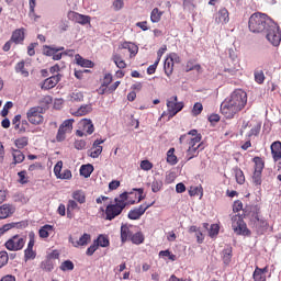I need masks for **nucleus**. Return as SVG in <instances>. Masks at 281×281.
<instances>
[{
	"label": "nucleus",
	"instance_id": "f257e3e1",
	"mask_svg": "<svg viewBox=\"0 0 281 281\" xmlns=\"http://www.w3.org/2000/svg\"><path fill=\"white\" fill-rule=\"evenodd\" d=\"M247 106V92L237 89L221 104V113L226 120H232Z\"/></svg>",
	"mask_w": 281,
	"mask_h": 281
},
{
	"label": "nucleus",
	"instance_id": "f03ea898",
	"mask_svg": "<svg viewBox=\"0 0 281 281\" xmlns=\"http://www.w3.org/2000/svg\"><path fill=\"white\" fill-rule=\"evenodd\" d=\"M138 52L139 47H137V45L131 42H124L119 47V53L112 55V60L119 69H126V61H124V58H133Z\"/></svg>",
	"mask_w": 281,
	"mask_h": 281
},
{
	"label": "nucleus",
	"instance_id": "7ed1b4c3",
	"mask_svg": "<svg viewBox=\"0 0 281 281\" xmlns=\"http://www.w3.org/2000/svg\"><path fill=\"white\" fill-rule=\"evenodd\" d=\"M273 23V20L265 13H254L248 21V27L254 34H260L266 32L268 27Z\"/></svg>",
	"mask_w": 281,
	"mask_h": 281
},
{
	"label": "nucleus",
	"instance_id": "20e7f679",
	"mask_svg": "<svg viewBox=\"0 0 281 281\" xmlns=\"http://www.w3.org/2000/svg\"><path fill=\"white\" fill-rule=\"evenodd\" d=\"M125 207L126 203L124 202V194H120L114 199V203L109 204L105 210L101 207V212L104 213L103 218L105 221H113L124 212Z\"/></svg>",
	"mask_w": 281,
	"mask_h": 281
},
{
	"label": "nucleus",
	"instance_id": "39448f33",
	"mask_svg": "<svg viewBox=\"0 0 281 281\" xmlns=\"http://www.w3.org/2000/svg\"><path fill=\"white\" fill-rule=\"evenodd\" d=\"M266 33V38L270 45L273 47H279L281 42L280 26L276 22H272L268 30L263 31Z\"/></svg>",
	"mask_w": 281,
	"mask_h": 281
},
{
	"label": "nucleus",
	"instance_id": "423d86ee",
	"mask_svg": "<svg viewBox=\"0 0 281 281\" xmlns=\"http://www.w3.org/2000/svg\"><path fill=\"white\" fill-rule=\"evenodd\" d=\"M252 162L254 173H252V183L254 186H262V171L265 170V160L261 157H254Z\"/></svg>",
	"mask_w": 281,
	"mask_h": 281
},
{
	"label": "nucleus",
	"instance_id": "0eeeda50",
	"mask_svg": "<svg viewBox=\"0 0 281 281\" xmlns=\"http://www.w3.org/2000/svg\"><path fill=\"white\" fill-rule=\"evenodd\" d=\"M25 243H27V239L16 234L4 243V247L8 251H21L25 247Z\"/></svg>",
	"mask_w": 281,
	"mask_h": 281
},
{
	"label": "nucleus",
	"instance_id": "6e6552de",
	"mask_svg": "<svg viewBox=\"0 0 281 281\" xmlns=\"http://www.w3.org/2000/svg\"><path fill=\"white\" fill-rule=\"evenodd\" d=\"M232 228L237 236H249L250 232L247 229V224L243 220V215L236 214L232 217Z\"/></svg>",
	"mask_w": 281,
	"mask_h": 281
},
{
	"label": "nucleus",
	"instance_id": "1a4fd4ad",
	"mask_svg": "<svg viewBox=\"0 0 281 281\" xmlns=\"http://www.w3.org/2000/svg\"><path fill=\"white\" fill-rule=\"evenodd\" d=\"M26 120H29L30 124L34 126H38L45 122V117H43V108L42 106H33L26 112Z\"/></svg>",
	"mask_w": 281,
	"mask_h": 281
},
{
	"label": "nucleus",
	"instance_id": "9d476101",
	"mask_svg": "<svg viewBox=\"0 0 281 281\" xmlns=\"http://www.w3.org/2000/svg\"><path fill=\"white\" fill-rule=\"evenodd\" d=\"M177 95L171 97L167 100V113L170 117H175L179 111L183 110V102H177Z\"/></svg>",
	"mask_w": 281,
	"mask_h": 281
},
{
	"label": "nucleus",
	"instance_id": "9b49d317",
	"mask_svg": "<svg viewBox=\"0 0 281 281\" xmlns=\"http://www.w3.org/2000/svg\"><path fill=\"white\" fill-rule=\"evenodd\" d=\"M71 131H74V120L64 121L56 135L57 142H65L67 133H70Z\"/></svg>",
	"mask_w": 281,
	"mask_h": 281
},
{
	"label": "nucleus",
	"instance_id": "f8f14e48",
	"mask_svg": "<svg viewBox=\"0 0 281 281\" xmlns=\"http://www.w3.org/2000/svg\"><path fill=\"white\" fill-rule=\"evenodd\" d=\"M124 194V203L126 205H135V203H139L142 201V189H134L132 192H123Z\"/></svg>",
	"mask_w": 281,
	"mask_h": 281
},
{
	"label": "nucleus",
	"instance_id": "ddd939ff",
	"mask_svg": "<svg viewBox=\"0 0 281 281\" xmlns=\"http://www.w3.org/2000/svg\"><path fill=\"white\" fill-rule=\"evenodd\" d=\"M69 21H74V23H79V25H87L91 23V16L82 15L76 11H69L67 14Z\"/></svg>",
	"mask_w": 281,
	"mask_h": 281
},
{
	"label": "nucleus",
	"instance_id": "4468645a",
	"mask_svg": "<svg viewBox=\"0 0 281 281\" xmlns=\"http://www.w3.org/2000/svg\"><path fill=\"white\" fill-rule=\"evenodd\" d=\"M69 243L72 245V247H87V245L91 243V235L85 233L79 237V239L77 237L69 236Z\"/></svg>",
	"mask_w": 281,
	"mask_h": 281
},
{
	"label": "nucleus",
	"instance_id": "2eb2a0df",
	"mask_svg": "<svg viewBox=\"0 0 281 281\" xmlns=\"http://www.w3.org/2000/svg\"><path fill=\"white\" fill-rule=\"evenodd\" d=\"M16 212V206L10 203H4L0 205V221H5V218H11V216H14V213Z\"/></svg>",
	"mask_w": 281,
	"mask_h": 281
},
{
	"label": "nucleus",
	"instance_id": "dca6fc26",
	"mask_svg": "<svg viewBox=\"0 0 281 281\" xmlns=\"http://www.w3.org/2000/svg\"><path fill=\"white\" fill-rule=\"evenodd\" d=\"M61 78H63V75L60 74L46 78L43 81L41 89H43L44 91H49V89H54V87H56V85L60 82Z\"/></svg>",
	"mask_w": 281,
	"mask_h": 281
},
{
	"label": "nucleus",
	"instance_id": "f3484780",
	"mask_svg": "<svg viewBox=\"0 0 281 281\" xmlns=\"http://www.w3.org/2000/svg\"><path fill=\"white\" fill-rule=\"evenodd\" d=\"M214 19L217 25H227L229 23V11L222 8L215 13Z\"/></svg>",
	"mask_w": 281,
	"mask_h": 281
},
{
	"label": "nucleus",
	"instance_id": "a211bd4d",
	"mask_svg": "<svg viewBox=\"0 0 281 281\" xmlns=\"http://www.w3.org/2000/svg\"><path fill=\"white\" fill-rule=\"evenodd\" d=\"M135 229H136V227L133 225L122 224V226H121L122 243H126V240H128V238L131 239L133 234H135Z\"/></svg>",
	"mask_w": 281,
	"mask_h": 281
},
{
	"label": "nucleus",
	"instance_id": "6ab92c4d",
	"mask_svg": "<svg viewBox=\"0 0 281 281\" xmlns=\"http://www.w3.org/2000/svg\"><path fill=\"white\" fill-rule=\"evenodd\" d=\"M189 136L188 135H181L180 138H179V143L180 144H186L188 147H193V148H196V144H202L201 143V139H202V136L201 135H198V136H194L193 138H188Z\"/></svg>",
	"mask_w": 281,
	"mask_h": 281
},
{
	"label": "nucleus",
	"instance_id": "aec40b11",
	"mask_svg": "<svg viewBox=\"0 0 281 281\" xmlns=\"http://www.w3.org/2000/svg\"><path fill=\"white\" fill-rule=\"evenodd\" d=\"M111 82H113V75L105 74L101 86L97 90L99 95H104V93H109V85H111Z\"/></svg>",
	"mask_w": 281,
	"mask_h": 281
},
{
	"label": "nucleus",
	"instance_id": "412c9836",
	"mask_svg": "<svg viewBox=\"0 0 281 281\" xmlns=\"http://www.w3.org/2000/svg\"><path fill=\"white\" fill-rule=\"evenodd\" d=\"M102 144H104V139L94 140L90 150V157H92V159H98L102 155Z\"/></svg>",
	"mask_w": 281,
	"mask_h": 281
},
{
	"label": "nucleus",
	"instance_id": "4be33fe9",
	"mask_svg": "<svg viewBox=\"0 0 281 281\" xmlns=\"http://www.w3.org/2000/svg\"><path fill=\"white\" fill-rule=\"evenodd\" d=\"M15 45H21L25 41V29H18L13 31L11 38Z\"/></svg>",
	"mask_w": 281,
	"mask_h": 281
},
{
	"label": "nucleus",
	"instance_id": "5701e85b",
	"mask_svg": "<svg viewBox=\"0 0 281 281\" xmlns=\"http://www.w3.org/2000/svg\"><path fill=\"white\" fill-rule=\"evenodd\" d=\"M269 272V268H256L252 274L255 281H267V273Z\"/></svg>",
	"mask_w": 281,
	"mask_h": 281
},
{
	"label": "nucleus",
	"instance_id": "b1692460",
	"mask_svg": "<svg viewBox=\"0 0 281 281\" xmlns=\"http://www.w3.org/2000/svg\"><path fill=\"white\" fill-rule=\"evenodd\" d=\"M271 155H272V159L274 161H280L281 159V142L280 140H276L271 144Z\"/></svg>",
	"mask_w": 281,
	"mask_h": 281
},
{
	"label": "nucleus",
	"instance_id": "393cba45",
	"mask_svg": "<svg viewBox=\"0 0 281 281\" xmlns=\"http://www.w3.org/2000/svg\"><path fill=\"white\" fill-rule=\"evenodd\" d=\"M80 126L82 127V131L87 133V135H93V132L95 131V127L93 126V122L89 119H83L80 121Z\"/></svg>",
	"mask_w": 281,
	"mask_h": 281
},
{
	"label": "nucleus",
	"instance_id": "a878e982",
	"mask_svg": "<svg viewBox=\"0 0 281 281\" xmlns=\"http://www.w3.org/2000/svg\"><path fill=\"white\" fill-rule=\"evenodd\" d=\"M203 144H198L196 147H188L187 149V161L194 159V157L199 156V150H203Z\"/></svg>",
	"mask_w": 281,
	"mask_h": 281
},
{
	"label": "nucleus",
	"instance_id": "bb28decb",
	"mask_svg": "<svg viewBox=\"0 0 281 281\" xmlns=\"http://www.w3.org/2000/svg\"><path fill=\"white\" fill-rule=\"evenodd\" d=\"M76 65H79V67H85L88 69H92L94 67L93 61L89 59H85L80 54L75 55Z\"/></svg>",
	"mask_w": 281,
	"mask_h": 281
},
{
	"label": "nucleus",
	"instance_id": "cd10ccee",
	"mask_svg": "<svg viewBox=\"0 0 281 281\" xmlns=\"http://www.w3.org/2000/svg\"><path fill=\"white\" fill-rule=\"evenodd\" d=\"M158 257L165 260V262H175L177 260V255L172 254L169 249L160 250Z\"/></svg>",
	"mask_w": 281,
	"mask_h": 281
},
{
	"label": "nucleus",
	"instance_id": "c85d7f7f",
	"mask_svg": "<svg viewBox=\"0 0 281 281\" xmlns=\"http://www.w3.org/2000/svg\"><path fill=\"white\" fill-rule=\"evenodd\" d=\"M71 198L80 205L87 203V193H85L83 190H75L71 194Z\"/></svg>",
	"mask_w": 281,
	"mask_h": 281
},
{
	"label": "nucleus",
	"instance_id": "c756f323",
	"mask_svg": "<svg viewBox=\"0 0 281 281\" xmlns=\"http://www.w3.org/2000/svg\"><path fill=\"white\" fill-rule=\"evenodd\" d=\"M91 111H93V105L83 104L75 112V115L76 117H82L83 115H89Z\"/></svg>",
	"mask_w": 281,
	"mask_h": 281
},
{
	"label": "nucleus",
	"instance_id": "7c9ffc66",
	"mask_svg": "<svg viewBox=\"0 0 281 281\" xmlns=\"http://www.w3.org/2000/svg\"><path fill=\"white\" fill-rule=\"evenodd\" d=\"M233 249L231 246H227L226 248L223 249L222 251V260L224 265L228 266L232 262V255Z\"/></svg>",
	"mask_w": 281,
	"mask_h": 281
},
{
	"label": "nucleus",
	"instance_id": "2f4dec72",
	"mask_svg": "<svg viewBox=\"0 0 281 281\" xmlns=\"http://www.w3.org/2000/svg\"><path fill=\"white\" fill-rule=\"evenodd\" d=\"M12 157H13V164L16 166V164H23L25 161V154L19 149H12Z\"/></svg>",
	"mask_w": 281,
	"mask_h": 281
},
{
	"label": "nucleus",
	"instance_id": "473e14b6",
	"mask_svg": "<svg viewBox=\"0 0 281 281\" xmlns=\"http://www.w3.org/2000/svg\"><path fill=\"white\" fill-rule=\"evenodd\" d=\"M161 16H164V11L159 10V8H154L150 12V21L151 23H159L161 21Z\"/></svg>",
	"mask_w": 281,
	"mask_h": 281
},
{
	"label": "nucleus",
	"instance_id": "72a5a7b5",
	"mask_svg": "<svg viewBox=\"0 0 281 281\" xmlns=\"http://www.w3.org/2000/svg\"><path fill=\"white\" fill-rule=\"evenodd\" d=\"M54 232V227L49 224L42 226L38 231L40 238H49V234Z\"/></svg>",
	"mask_w": 281,
	"mask_h": 281
},
{
	"label": "nucleus",
	"instance_id": "f704fd0d",
	"mask_svg": "<svg viewBox=\"0 0 281 281\" xmlns=\"http://www.w3.org/2000/svg\"><path fill=\"white\" fill-rule=\"evenodd\" d=\"M164 69H165L166 76L170 78L172 76V71H175V64L170 60L169 57L165 59Z\"/></svg>",
	"mask_w": 281,
	"mask_h": 281
},
{
	"label": "nucleus",
	"instance_id": "c9c22d12",
	"mask_svg": "<svg viewBox=\"0 0 281 281\" xmlns=\"http://www.w3.org/2000/svg\"><path fill=\"white\" fill-rule=\"evenodd\" d=\"M15 72L21 74L23 78H29L30 77V71L25 69V61H20L15 65Z\"/></svg>",
	"mask_w": 281,
	"mask_h": 281
},
{
	"label": "nucleus",
	"instance_id": "e433bc0d",
	"mask_svg": "<svg viewBox=\"0 0 281 281\" xmlns=\"http://www.w3.org/2000/svg\"><path fill=\"white\" fill-rule=\"evenodd\" d=\"M92 172H93V165H82L80 167V175H81V177H85L86 179H89V177H91Z\"/></svg>",
	"mask_w": 281,
	"mask_h": 281
},
{
	"label": "nucleus",
	"instance_id": "4c0bfd02",
	"mask_svg": "<svg viewBox=\"0 0 281 281\" xmlns=\"http://www.w3.org/2000/svg\"><path fill=\"white\" fill-rule=\"evenodd\" d=\"M256 226L258 229V234H265V232L269 229V223L265 220L257 218Z\"/></svg>",
	"mask_w": 281,
	"mask_h": 281
},
{
	"label": "nucleus",
	"instance_id": "58836bf2",
	"mask_svg": "<svg viewBox=\"0 0 281 281\" xmlns=\"http://www.w3.org/2000/svg\"><path fill=\"white\" fill-rule=\"evenodd\" d=\"M178 159L177 156L175 155V148H170L167 151V164H169L170 166H177L178 164Z\"/></svg>",
	"mask_w": 281,
	"mask_h": 281
},
{
	"label": "nucleus",
	"instance_id": "ea45409f",
	"mask_svg": "<svg viewBox=\"0 0 281 281\" xmlns=\"http://www.w3.org/2000/svg\"><path fill=\"white\" fill-rule=\"evenodd\" d=\"M65 50V47H50V46H44L43 48V54L45 56H53V54H57V52H63Z\"/></svg>",
	"mask_w": 281,
	"mask_h": 281
},
{
	"label": "nucleus",
	"instance_id": "a19ab883",
	"mask_svg": "<svg viewBox=\"0 0 281 281\" xmlns=\"http://www.w3.org/2000/svg\"><path fill=\"white\" fill-rule=\"evenodd\" d=\"M98 247H109L111 243L109 241V237L105 235H99L97 239H94Z\"/></svg>",
	"mask_w": 281,
	"mask_h": 281
},
{
	"label": "nucleus",
	"instance_id": "79ce46f5",
	"mask_svg": "<svg viewBox=\"0 0 281 281\" xmlns=\"http://www.w3.org/2000/svg\"><path fill=\"white\" fill-rule=\"evenodd\" d=\"M27 144H30V138L27 136H22L14 140V145L19 149L25 148V146H27Z\"/></svg>",
	"mask_w": 281,
	"mask_h": 281
},
{
	"label": "nucleus",
	"instance_id": "37998d69",
	"mask_svg": "<svg viewBox=\"0 0 281 281\" xmlns=\"http://www.w3.org/2000/svg\"><path fill=\"white\" fill-rule=\"evenodd\" d=\"M70 102H82L85 100V94H82L81 91L75 90L72 93L69 95Z\"/></svg>",
	"mask_w": 281,
	"mask_h": 281
},
{
	"label": "nucleus",
	"instance_id": "c03bdc74",
	"mask_svg": "<svg viewBox=\"0 0 281 281\" xmlns=\"http://www.w3.org/2000/svg\"><path fill=\"white\" fill-rule=\"evenodd\" d=\"M36 258V250L32 248L24 249V262H27L29 260H34Z\"/></svg>",
	"mask_w": 281,
	"mask_h": 281
},
{
	"label": "nucleus",
	"instance_id": "a18cd8bd",
	"mask_svg": "<svg viewBox=\"0 0 281 281\" xmlns=\"http://www.w3.org/2000/svg\"><path fill=\"white\" fill-rule=\"evenodd\" d=\"M18 183H21V186H25V183H30V178L27 177V171L22 170L18 172Z\"/></svg>",
	"mask_w": 281,
	"mask_h": 281
},
{
	"label": "nucleus",
	"instance_id": "49530a36",
	"mask_svg": "<svg viewBox=\"0 0 281 281\" xmlns=\"http://www.w3.org/2000/svg\"><path fill=\"white\" fill-rule=\"evenodd\" d=\"M128 218L131 221H137V220L142 218V207L135 209V210H131L128 212Z\"/></svg>",
	"mask_w": 281,
	"mask_h": 281
},
{
	"label": "nucleus",
	"instance_id": "de8ad7c7",
	"mask_svg": "<svg viewBox=\"0 0 281 281\" xmlns=\"http://www.w3.org/2000/svg\"><path fill=\"white\" fill-rule=\"evenodd\" d=\"M134 245H142V233L135 228L134 234L130 237Z\"/></svg>",
	"mask_w": 281,
	"mask_h": 281
},
{
	"label": "nucleus",
	"instance_id": "09e8293b",
	"mask_svg": "<svg viewBox=\"0 0 281 281\" xmlns=\"http://www.w3.org/2000/svg\"><path fill=\"white\" fill-rule=\"evenodd\" d=\"M59 269H60V271H74V269H75L74 261L66 260V261L61 262Z\"/></svg>",
	"mask_w": 281,
	"mask_h": 281
},
{
	"label": "nucleus",
	"instance_id": "8fccbe9b",
	"mask_svg": "<svg viewBox=\"0 0 281 281\" xmlns=\"http://www.w3.org/2000/svg\"><path fill=\"white\" fill-rule=\"evenodd\" d=\"M262 128V123H257L254 125V127L250 130V132L248 133V137H256L258 135H260V130Z\"/></svg>",
	"mask_w": 281,
	"mask_h": 281
},
{
	"label": "nucleus",
	"instance_id": "3c124183",
	"mask_svg": "<svg viewBox=\"0 0 281 281\" xmlns=\"http://www.w3.org/2000/svg\"><path fill=\"white\" fill-rule=\"evenodd\" d=\"M74 210H80V206H78V202L76 200H68V203H67L68 216L69 214H71V212H74Z\"/></svg>",
	"mask_w": 281,
	"mask_h": 281
},
{
	"label": "nucleus",
	"instance_id": "603ef678",
	"mask_svg": "<svg viewBox=\"0 0 281 281\" xmlns=\"http://www.w3.org/2000/svg\"><path fill=\"white\" fill-rule=\"evenodd\" d=\"M189 194L191 196H199L200 195V199H202L203 198V187L200 186V187L191 188L189 190Z\"/></svg>",
	"mask_w": 281,
	"mask_h": 281
},
{
	"label": "nucleus",
	"instance_id": "864d4df0",
	"mask_svg": "<svg viewBox=\"0 0 281 281\" xmlns=\"http://www.w3.org/2000/svg\"><path fill=\"white\" fill-rule=\"evenodd\" d=\"M9 260H10V257L8 256V251L1 250L0 251V269H2V267H5Z\"/></svg>",
	"mask_w": 281,
	"mask_h": 281
},
{
	"label": "nucleus",
	"instance_id": "5fc2aeb1",
	"mask_svg": "<svg viewBox=\"0 0 281 281\" xmlns=\"http://www.w3.org/2000/svg\"><path fill=\"white\" fill-rule=\"evenodd\" d=\"M13 225V229H25L30 226V222L27 220L21 222H11Z\"/></svg>",
	"mask_w": 281,
	"mask_h": 281
},
{
	"label": "nucleus",
	"instance_id": "6e6d98bb",
	"mask_svg": "<svg viewBox=\"0 0 281 281\" xmlns=\"http://www.w3.org/2000/svg\"><path fill=\"white\" fill-rule=\"evenodd\" d=\"M41 269L43 271H54V263H52V260L47 259L41 262Z\"/></svg>",
	"mask_w": 281,
	"mask_h": 281
},
{
	"label": "nucleus",
	"instance_id": "4d7b16f0",
	"mask_svg": "<svg viewBox=\"0 0 281 281\" xmlns=\"http://www.w3.org/2000/svg\"><path fill=\"white\" fill-rule=\"evenodd\" d=\"M235 179L239 186H243L245 183V173L240 169L235 170Z\"/></svg>",
	"mask_w": 281,
	"mask_h": 281
},
{
	"label": "nucleus",
	"instance_id": "13d9d810",
	"mask_svg": "<svg viewBox=\"0 0 281 281\" xmlns=\"http://www.w3.org/2000/svg\"><path fill=\"white\" fill-rule=\"evenodd\" d=\"M34 245H36V234H34V232H30L26 249H34Z\"/></svg>",
	"mask_w": 281,
	"mask_h": 281
},
{
	"label": "nucleus",
	"instance_id": "bf43d9fd",
	"mask_svg": "<svg viewBox=\"0 0 281 281\" xmlns=\"http://www.w3.org/2000/svg\"><path fill=\"white\" fill-rule=\"evenodd\" d=\"M221 231V227L218 224H212L209 229V236L211 238H214V236H218V232Z\"/></svg>",
	"mask_w": 281,
	"mask_h": 281
},
{
	"label": "nucleus",
	"instance_id": "052dcab7",
	"mask_svg": "<svg viewBox=\"0 0 281 281\" xmlns=\"http://www.w3.org/2000/svg\"><path fill=\"white\" fill-rule=\"evenodd\" d=\"M255 82H257L258 85H262L265 82V71H255Z\"/></svg>",
	"mask_w": 281,
	"mask_h": 281
},
{
	"label": "nucleus",
	"instance_id": "680f3d73",
	"mask_svg": "<svg viewBox=\"0 0 281 281\" xmlns=\"http://www.w3.org/2000/svg\"><path fill=\"white\" fill-rule=\"evenodd\" d=\"M12 106H14V103H12V101H8L1 111V116L8 117V113H10V109H12Z\"/></svg>",
	"mask_w": 281,
	"mask_h": 281
},
{
	"label": "nucleus",
	"instance_id": "e2e57ef3",
	"mask_svg": "<svg viewBox=\"0 0 281 281\" xmlns=\"http://www.w3.org/2000/svg\"><path fill=\"white\" fill-rule=\"evenodd\" d=\"M10 229H14V226H13L12 222L2 225V226L0 227V238H1V236L8 234V232H10Z\"/></svg>",
	"mask_w": 281,
	"mask_h": 281
},
{
	"label": "nucleus",
	"instance_id": "0e129e2a",
	"mask_svg": "<svg viewBox=\"0 0 281 281\" xmlns=\"http://www.w3.org/2000/svg\"><path fill=\"white\" fill-rule=\"evenodd\" d=\"M167 57L173 65H179V63H181V57L177 53H170Z\"/></svg>",
	"mask_w": 281,
	"mask_h": 281
},
{
	"label": "nucleus",
	"instance_id": "69168bd1",
	"mask_svg": "<svg viewBox=\"0 0 281 281\" xmlns=\"http://www.w3.org/2000/svg\"><path fill=\"white\" fill-rule=\"evenodd\" d=\"M164 186V182L161 180H154L151 183V190L153 192H159Z\"/></svg>",
	"mask_w": 281,
	"mask_h": 281
},
{
	"label": "nucleus",
	"instance_id": "338daca9",
	"mask_svg": "<svg viewBox=\"0 0 281 281\" xmlns=\"http://www.w3.org/2000/svg\"><path fill=\"white\" fill-rule=\"evenodd\" d=\"M203 111V104L200 102L195 103L192 109V115H201Z\"/></svg>",
	"mask_w": 281,
	"mask_h": 281
},
{
	"label": "nucleus",
	"instance_id": "774afa93",
	"mask_svg": "<svg viewBox=\"0 0 281 281\" xmlns=\"http://www.w3.org/2000/svg\"><path fill=\"white\" fill-rule=\"evenodd\" d=\"M71 177H74V175L71 173V170L65 169L64 172L57 177V179L69 180L71 179Z\"/></svg>",
	"mask_w": 281,
	"mask_h": 281
}]
</instances>
